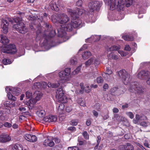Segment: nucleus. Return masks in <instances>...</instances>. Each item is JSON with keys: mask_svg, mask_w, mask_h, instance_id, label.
<instances>
[{"mask_svg": "<svg viewBox=\"0 0 150 150\" xmlns=\"http://www.w3.org/2000/svg\"><path fill=\"white\" fill-rule=\"evenodd\" d=\"M67 11L71 16L72 18L71 22L67 25L64 24L60 25L59 28L57 29L59 37H62L66 34V31H69L72 30L73 28H76L79 27L81 23V20L77 17L78 14L80 16L85 11L82 9L77 8V11L68 8Z\"/></svg>", "mask_w": 150, "mask_h": 150, "instance_id": "1", "label": "nucleus"}, {"mask_svg": "<svg viewBox=\"0 0 150 150\" xmlns=\"http://www.w3.org/2000/svg\"><path fill=\"white\" fill-rule=\"evenodd\" d=\"M124 0H115L112 1V0H104L105 4L110 6V9L112 10L117 8L119 10L123 9L125 6L127 7L130 6L132 3V0H124L125 3L124 2Z\"/></svg>", "mask_w": 150, "mask_h": 150, "instance_id": "2", "label": "nucleus"}, {"mask_svg": "<svg viewBox=\"0 0 150 150\" xmlns=\"http://www.w3.org/2000/svg\"><path fill=\"white\" fill-rule=\"evenodd\" d=\"M55 34L56 32L54 29H52L50 32L46 30L43 33H41L40 30L39 29L37 31L36 40L38 41L41 40L43 38L47 40L49 37H53Z\"/></svg>", "mask_w": 150, "mask_h": 150, "instance_id": "3", "label": "nucleus"}, {"mask_svg": "<svg viewBox=\"0 0 150 150\" xmlns=\"http://www.w3.org/2000/svg\"><path fill=\"white\" fill-rule=\"evenodd\" d=\"M19 89V88H12L9 87H6L5 88V90L7 93V96L8 98L12 100L15 101L16 100V97L13 96L10 92H11L13 94L16 96H18L20 91Z\"/></svg>", "mask_w": 150, "mask_h": 150, "instance_id": "4", "label": "nucleus"}, {"mask_svg": "<svg viewBox=\"0 0 150 150\" xmlns=\"http://www.w3.org/2000/svg\"><path fill=\"white\" fill-rule=\"evenodd\" d=\"M17 50L15 45L11 44L3 46L1 50V53L12 54H15L17 52Z\"/></svg>", "mask_w": 150, "mask_h": 150, "instance_id": "5", "label": "nucleus"}, {"mask_svg": "<svg viewBox=\"0 0 150 150\" xmlns=\"http://www.w3.org/2000/svg\"><path fill=\"white\" fill-rule=\"evenodd\" d=\"M70 68H67L65 69L64 71H61L59 73V77L60 78L59 83H63L69 81V76L71 73Z\"/></svg>", "mask_w": 150, "mask_h": 150, "instance_id": "6", "label": "nucleus"}, {"mask_svg": "<svg viewBox=\"0 0 150 150\" xmlns=\"http://www.w3.org/2000/svg\"><path fill=\"white\" fill-rule=\"evenodd\" d=\"M42 95L43 94L41 92L38 91H35L33 94V96L35 98L29 100L27 103V105L31 107H33L34 104L40 100Z\"/></svg>", "mask_w": 150, "mask_h": 150, "instance_id": "7", "label": "nucleus"}, {"mask_svg": "<svg viewBox=\"0 0 150 150\" xmlns=\"http://www.w3.org/2000/svg\"><path fill=\"white\" fill-rule=\"evenodd\" d=\"M56 97L58 101L62 103H66L67 101V98L64 95V91L60 88L56 92Z\"/></svg>", "mask_w": 150, "mask_h": 150, "instance_id": "8", "label": "nucleus"}, {"mask_svg": "<svg viewBox=\"0 0 150 150\" xmlns=\"http://www.w3.org/2000/svg\"><path fill=\"white\" fill-rule=\"evenodd\" d=\"M129 90L130 92H134L136 91L139 94L142 93L144 92V89L142 86L135 82L131 83Z\"/></svg>", "mask_w": 150, "mask_h": 150, "instance_id": "9", "label": "nucleus"}, {"mask_svg": "<svg viewBox=\"0 0 150 150\" xmlns=\"http://www.w3.org/2000/svg\"><path fill=\"white\" fill-rule=\"evenodd\" d=\"M137 77L141 79H147L146 83L148 85H150V71L143 70L139 72L137 75Z\"/></svg>", "mask_w": 150, "mask_h": 150, "instance_id": "10", "label": "nucleus"}, {"mask_svg": "<svg viewBox=\"0 0 150 150\" xmlns=\"http://www.w3.org/2000/svg\"><path fill=\"white\" fill-rule=\"evenodd\" d=\"M13 28L22 34L25 33L27 31L26 27L22 21L14 25Z\"/></svg>", "mask_w": 150, "mask_h": 150, "instance_id": "11", "label": "nucleus"}, {"mask_svg": "<svg viewBox=\"0 0 150 150\" xmlns=\"http://www.w3.org/2000/svg\"><path fill=\"white\" fill-rule=\"evenodd\" d=\"M57 3L56 1L55 0H54L51 1L49 4V6L51 8L52 10H54L56 11H58L59 10V8L58 6H60V4L62 3L61 1H58Z\"/></svg>", "mask_w": 150, "mask_h": 150, "instance_id": "12", "label": "nucleus"}, {"mask_svg": "<svg viewBox=\"0 0 150 150\" xmlns=\"http://www.w3.org/2000/svg\"><path fill=\"white\" fill-rule=\"evenodd\" d=\"M58 16L59 17L58 22L60 24H65L69 21V18L65 14H60Z\"/></svg>", "mask_w": 150, "mask_h": 150, "instance_id": "13", "label": "nucleus"}, {"mask_svg": "<svg viewBox=\"0 0 150 150\" xmlns=\"http://www.w3.org/2000/svg\"><path fill=\"white\" fill-rule=\"evenodd\" d=\"M147 120L146 117L143 115L136 114L135 115V118L133 120L135 124L137 123L138 122H140L142 121H146Z\"/></svg>", "mask_w": 150, "mask_h": 150, "instance_id": "14", "label": "nucleus"}, {"mask_svg": "<svg viewBox=\"0 0 150 150\" xmlns=\"http://www.w3.org/2000/svg\"><path fill=\"white\" fill-rule=\"evenodd\" d=\"M99 2L96 1H94L90 2L88 5V7L92 11L97 10L99 6Z\"/></svg>", "mask_w": 150, "mask_h": 150, "instance_id": "15", "label": "nucleus"}, {"mask_svg": "<svg viewBox=\"0 0 150 150\" xmlns=\"http://www.w3.org/2000/svg\"><path fill=\"white\" fill-rule=\"evenodd\" d=\"M99 63V60L98 59H96L94 57L91 58L86 62L85 64L86 66H89L90 65L94 64L96 65Z\"/></svg>", "mask_w": 150, "mask_h": 150, "instance_id": "16", "label": "nucleus"}, {"mask_svg": "<svg viewBox=\"0 0 150 150\" xmlns=\"http://www.w3.org/2000/svg\"><path fill=\"white\" fill-rule=\"evenodd\" d=\"M59 85V83L58 82L57 83H54L49 82L47 84L46 82H43L42 83V84H41V87L42 86L44 88H45L47 86L48 87L56 88L58 87Z\"/></svg>", "mask_w": 150, "mask_h": 150, "instance_id": "17", "label": "nucleus"}, {"mask_svg": "<svg viewBox=\"0 0 150 150\" xmlns=\"http://www.w3.org/2000/svg\"><path fill=\"white\" fill-rule=\"evenodd\" d=\"M11 137L7 134H4L0 135V142H6L11 140Z\"/></svg>", "mask_w": 150, "mask_h": 150, "instance_id": "18", "label": "nucleus"}, {"mask_svg": "<svg viewBox=\"0 0 150 150\" xmlns=\"http://www.w3.org/2000/svg\"><path fill=\"white\" fill-rule=\"evenodd\" d=\"M43 120L46 122H55L57 120V117L54 115H49L44 117Z\"/></svg>", "mask_w": 150, "mask_h": 150, "instance_id": "19", "label": "nucleus"}, {"mask_svg": "<svg viewBox=\"0 0 150 150\" xmlns=\"http://www.w3.org/2000/svg\"><path fill=\"white\" fill-rule=\"evenodd\" d=\"M25 139L31 142H35L37 140V137L35 135L26 134L24 136Z\"/></svg>", "mask_w": 150, "mask_h": 150, "instance_id": "20", "label": "nucleus"}, {"mask_svg": "<svg viewBox=\"0 0 150 150\" xmlns=\"http://www.w3.org/2000/svg\"><path fill=\"white\" fill-rule=\"evenodd\" d=\"M119 150H134V147L130 144L127 143L125 145H121Z\"/></svg>", "mask_w": 150, "mask_h": 150, "instance_id": "21", "label": "nucleus"}, {"mask_svg": "<svg viewBox=\"0 0 150 150\" xmlns=\"http://www.w3.org/2000/svg\"><path fill=\"white\" fill-rule=\"evenodd\" d=\"M110 91L111 94L113 95H119L123 93V91H120L117 87L112 88Z\"/></svg>", "mask_w": 150, "mask_h": 150, "instance_id": "22", "label": "nucleus"}, {"mask_svg": "<svg viewBox=\"0 0 150 150\" xmlns=\"http://www.w3.org/2000/svg\"><path fill=\"white\" fill-rule=\"evenodd\" d=\"M117 74L122 80L129 74L127 73L125 70L122 69L117 72Z\"/></svg>", "mask_w": 150, "mask_h": 150, "instance_id": "23", "label": "nucleus"}, {"mask_svg": "<svg viewBox=\"0 0 150 150\" xmlns=\"http://www.w3.org/2000/svg\"><path fill=\"white\" fill-rule=\"evenodd\" d=\"M8 23L6 20H3L2 21L1 26L3 29V32L4 33H6L8 32Z\"/></svg>", "mask_w": 150, "mask_h": 150, "instance_id": "24", "label": "nucleus"}, {"mask_svg": "<svg viewBox=\"0 0 150 150\" xmlns=\"http://www.w3.org/2000/svg\"><path fill=\"white\" fill-rule=\"evenodd\" d=\"M43 145L46 146H49L52 147L54 145L53 141L50 139L48 137L46 138L43 142Z\"/></svg>", "mask_w": 150, "mask_h": 150, "instance_id": "25", "label": "nucleus"}, {"mask_svg": "<svg viewBox=\"0 0 150 150\" xmlns=\"http://www.w3.org/2000/svg\"><path fill=\"white\" fill-rule=\"evenodd\" d=\"M100 38V36L99 35H92L90 38H88L86 39V42H90L91 40L93 41H98Z\"/></svg>", "mask_w": 150, "mask_h": 150, "instance_id": "26", "label": "nucleus"}, {"mask_svg": "<svg viewBox=\"0 0 150 150\" xmlns=\"http://www.w3.org/2000/svg\"><path fill=\"white\" fill-rule=\"evenodd\" d=\"M11 150H23L22 145L20 144H16L10 146Z\"/></svg>", "mask_w": 150, "mask_h": 150, "instance_id": "27", "label": "nucleus"}, {"mask_svg": "<svg viewBox=\"0 0 150 150\" xmlns=\"http://www.w3.org/2000/svg\"><path fill=\"white\" fill-rule=\"evenodd\" d=\"M120 49V47L119 45H113L110 47H107L106 48V49L108 51H118Z\"/></svg>", "mask_w": 150, "mask_h": 150, "instance_id": "28", "label": "nucleus"}, {"mask_svg": "<svg viewBox=\"0 0 150 150\" xmlns=\"http://www.w3.org/2000/svg\"><path fill=\"white\" fill-rule=\"evenodd\" d=\"M8 113L6 112H0V119L2 121L5 120L8 117Z\"/></svg>", "mask_w": 150, "mask_h": 150, "instance_id": "29", "label": "nucleus"}, {"mask_svg": "<svg viewBox=\"0 0 150 150\" xmlns=\"http://www.w3.org/2000/svg\"><path fill=\"white\" fill-rule=\"evenodd\" d=\"M131 79L130 77V75L129 74L122 80V81L125 84L127 85L131 81Z\"/></svg>", "mask_w": 150, "mask_h": 150, "instance_id": "30", "label": "nucleus"}, {"mask_svg": "<svg viewBox=\"0 0 150 150\" xmlns=\"http://www.w3.org/2000/svg\"><path fill=\"white\" fill-rule=\"evenodd\" d=\"M108 57L110 59H113L116 60L120 59V56L116 55L114 54L111 53L108 55Z\"/></svg>", "mask_w": 150, "mask_h": 150, "instance_id": "31", "label": "nucleus"}, {"mask_svg": "<svg viewBox=\"0 0 150 150\" xmlns=\"http://www.w3.org/2000/svg\"><path fill=\"white\" fill-rule=\"evenodd\" d=\"M64 105L63 103L60 104L58 108L57 111L58 113L61 115L63 113L64 110Z\"/></svg>", "mask_w": 150, "mask_h": 150, "instance_id": "32", "label": "nucleus"}, {"mask_svg": "<svg viewBox=\"0 0 150 150\" xmlns=\"http://www.w3.org/2000/svg\"><path fill=\"white\" fill-rule=\"evenodd\" d=\"M1 42L3 44H7L9 42V40L6 36L1 35Z\"/></svg>", "mask_w": 150, "mask_h": 150, "instance_id": "33", "label": "nucleus"}, {"mask_svg": "<svg viewBox=\"0 0 150 150\" xmlns=\"http://www.w3.org/2000/svg\"><path fill=\"white\" fill-rule=\"evenodd\" d=\"M9 21L11 23H13L14 21L16 23H18L22 21V19L21 16H18L14 18L12 20H9Z\"/></svg>", "mask_w": 150, "mask_h": 150, "instance_id": "34", "label": "nucleus"}, {"mask_svg": "<svg viewBox=\"0 0 150 150\" xmlns=\"http://www.w3.org/2000/svg\"><path fill=\"white\" fill-rule=\"evenodd\" d=\"M41 88V84L40 82L35 83L33 86V89L37 90L40 89Z\"/></svg>", "mask_w": 150, "mask_h": 150, "instance_id": "35", "label": "nucleus"}, {"mask_svg": "<svg viewBox=\"0 0 150 150\" xmlns=\"http://www.w3.org/2000/svg\"><path fill=\"white\" fill-rule=\"evenodd\" d=\"M117 120L119 122L125 121L126 120V119L123 117L122 116H119L118 115H116L115 116Z\"/></svg>", "mask_w": 150, "mask_h": 150, "instance_id": "36", "label": "nucleus"}, {"mask_svg": "<svg viewBox=\"0 0 150 150\" xmlns=\"http://www.w3.org/2000/svg\"><path fill=\"white\" fill-rule=\"evenodd\" d=\"M36 114L39 117H43L45 115V112L44 110H38Z\"/></svg>", "mask_w": 150, "mask_h": 150, "instance_id": "37", "label": "nucleus"}, {"mask_svg": "<svg viewBox=\"0 0 150 150\" xmlns=\"http://www.w3.org/2000/svg\"><path fill=\"white\" fill-rule=\"evenodd\" d=\"M47 15L46 13H44L43 16H41L40 17H38L37 16V18L38 20H40V21L42 22L43 21H46L47 19Z\"/></svg>", "mask_w": 150, "mask_h": 150, "instance_id": "38", "label": "nucleus"}, {"mask_svg": "<svg viewBox=\"0 0 150 150\" xmlns=\"http://www.w3.org/2000/svg\"><path fill=\"white\" fill-rule=\"evenodd\" d=\"M91 55L90 52L86 51L84 52L82 55L83 58V59H86L88 58Z\"/></svg>", "mask_w": 150, "mask_h": 150, "instance_id": "39", "label": "nucleus"}, {"mask_svg": "<svg viewBox=\"0 0 150 150\" xmlns=\"http://www.w3.org/2000/svg\"><path fill=\"white\" fill-rule=\"evenodd\" d=\"M122 38L125 40L128 41H132L133 39V36L128 35L122 36Z\"/></svg>", "mask_w": 150, "mask_h": 150, "instance_id": "40", "label": "nucleus"}, {"mask_svg": "<svg viewBox=\"0 0 150 150\" xmlns=\"http://www.w3.org/2000/svg\"><path fill=\"white\" fill-rule=\"evenodd\" d=\"M77 102L81 106H84L85 105L84 101L82 98H79L77 100Z\"/></svg>", "mask_w": 150, "mask_h": 150, "instance_id": "41", "label": "nucleus"}, {"mask_svg": "<svg viewBox=\"0 0 150 150\" xmlns=\"http://www.w3.org/2000/svg\"><path fill=\"white\" fill-rule=\"evenodd\" d=\"M58 19H59V17L58 18L56 15H53L52 16V21L53 23L58 22Z\"/></svg>", "mask_w": 150, "mask_h": 150, "instance_id": "42", "label": "nucleus"}, {"mask_svg": "<svg viewBox=\"0 0 150 150\" xmlns=\"http://www.w3.org/2000/svg\"><path fill=\"white\" fill-rule=\"evenodd\" d=\"M2 62L5 65H7L11 63L12 61L9 59H4L2 60Z\"/></svg>", "mask_w": 150, "mask_h": 150, "instance_id": "43", "label": "nucleus"}, {"mask_svg": "<svg viewBox=\"0 0 150 150\" xmlns=\"http://www.w3.org/2000/svg\"><path fill=\"white\" fill-rule=\"evenodd\" d=\"M112 73V71L110 69H109L106 68V70L105 71V73L104 74H103L102 75L104 77H105V75H106L108 77V76L107 75H108V76H109L110 74H111Z\"/></svg>", "mask_w": 150, "mask_h": 150, "instance_id": "44", "label": "nucleus"}, {"mask_svg": "<svg viewBox=\"0 0 150 150\" xmlns=\"http://www.w3.org/2000/svg\"><path fill=\"white\" fill-rule=\"evenodd\" d=\"M81 65H79L74 71L72 73V74L75 75L78 74L81 70Z\"/></svg>", "mask_w": 150, "mask_h": 150, "instance_id": "45", "label": "nucleus"}, {"mask_svg": "<svg viewBox=\"0 0 150 150\" xmlns=\"http://www.w3.org/2000/svg\"><path fill=\"white\" fill-rule=\"evenodd\" d=\"M70 63L71 65H75L77 63V59L75 57H73L70 61Z\"/></svg>", "mask_w": 150, "mask_h": 150, "instance_id": "46", "label": "nucleus"}, {"mask_svg": "<svg viewBox=\"0 0 150 150\" xmlns=\"http://www.w3.org/2000/svg\"><path fill=\"white\" fill-rule=\"evenodd\" d=\"M101 139V138L99 136H97V144L96 145V146L94 147V149H98V146Z\"/></svg>", "mask_w": 150, "mask_h": 150, "instance_id": "47", "label": "nucleus"}, {"mask_svg": "<svg viewBox=\"0 0 150 150\" xmlns=\"http://www.w3.org/2000/svg\"><path fill=\"white\" fill-rule=\"evenodd\" d=\"M37 18H36L35 16H34L33 15L31 14L30 15H29L28 19L30 20L31 21H34V20H37Z\"/></svg>", "mask_w": 150, "mask_h": 150, "instance_id": "48", "label": "nucleus"}, {"mask_svg": "<svg viewBox=\"0 0 150 150\" xmlns=\"http://www.w3.org/2000/svg\"><path fill=\"white\" fill-rule=\"evenodd\" d=\"M91 91V89L90 87L88 86H87L84 88L83 91V92L85 91L86 93H88L90 92Z\"/></svg>", "mask_w": 150, "mask_h": 150, "instance_id": "49", "label": "nucleus"}, {"mask_svg": "<svg viewBox=\"0 0 150 150\" xmlns=\"http://www.w3.org/2000/svg\"><path fill=\"white\" fill-rule=\"evenodd\" d=\"M25 94L26 98H31L32 96V93L31 91H27L25 93Z\"/></svg>", "mask_w": 150, "mask_h": 150, "instance_id": "50", "label": "nucleus"}, {"mask_svg": "<svg viewBox=\"0 0 150 150\" xmlns=\"http://www.w3.org/2000/svg\"><path fill=\"white\" fill-rule=\"evenodd\" d=\"M140 123V125L144 127H146L148 126L149 123L146 120L143 121Z\"/></svg>", "mask_w": 150, "mask_h": 150, "instance_id": "51", "label": "nucleus"}, {"mask_svg": "<svg viewBox=\"0 0 150 150\" xmlns=\"http://www.w3.org/2000/svg\"><path fill=\"white\" fill-rule=\"evenodd\" d=\"M96 81L98 83H102L103 82V80L101 77L99 76L97 78Z\"/></svg>", "mask_w": 150, "mask_h": 150, "instance_id": "52", "label": "nucleus"}, {"mask_svg": "<svg viewBox=\"0 0 150 150\" xmlns=\"http://www.w3.org/2000/svg\"><path fill=\"white\" fill-rule=\"evenodd\" d=\"M126 113L131 119H132L134 117V115L132 112H127Z\"/></svg>", "mask_w": 150, "mask_h": 150, "instance_id": "53", "label": "nucleus"}, {"mask_svg": "<svg viewBox=\"0 0 150 150\" xmlns=\"http://www.w3.org/2000/svg\"><path fill=\"white\" fill-rule=\"evenodd\" d=\"M118 52L121 55L122 57H125L126 56L127 54L126 52H125L119 50L118 51Z\"/></svg>", "mask_w": 150, "mask_h": 150, "instance_id": "54", "label": "nucleus"}, {"mask_svg": "<svg viewBox=\"0 0 150 150\" xmlns=\"http://www.w3.org/2000/svg\"><path fill=\"white\" fill-rule=\"evenodd\" d=\"M82 135L85 139H88L89 135L87 132L86 131L84 132L82 134Z\"/></svg>", "mask_w": 150, "mask_h": 150, "instance_id": "55", "label": "nucleus"}, {"mask_svg": "<svg viewBox=\"0 0 150 150\" xmlns=\"http://www.w3.org/2000/svg\"><path fill=\"white\" fill-rule=\"evenodd\" d=\"M78 121L77 120H73L71 121V124L74 126H76L77 125Z\"/></svg>", "mask_w": 150, "mask_h": 150, "instance_id": "56", "label": "nucleus"}, {"mask_svg": "<svg viewBox=\"0 0 150 150\" xmlns=\"http://www.w3.org/2000/svg\"><path fill=\"white\" fill-rule=\"evenodd\" d=\"M80 86L81 88V90L80 91V93H83V91L84 90V88L83 87V83H81L80 84Z\"/></svg>", "mask_w": 150, "mask_h": 150, "instance_id": "57", "label": "nucleus"}, {"mask_svg": "<svg viewBox=\"0 0 150 150\" xmlns=\"http://www.w3.org/2000/svg\"><path fill=\"white\" fill-rule=\"evenodd\" d=\"M136 144L137 146H139L140 148L141 149L139 148H137V150H142H142H143V146H142V145H141L139 143H136Z\"/></svg>", "mask_w": 150, "mask_h": 150, "instance_id": "58", "label": "nucleus"}, {"mask_svg": "<svg viewBox=\"0 0 150 150\" xmlns=\"http://www.w3.org/2000/svg\"><path fill=\"white\" fill-rule=\"evenodd\" d=\"M53 141H54L57 144H58L60 142V140L59 139L57 138H54L52 139Z\"/></svg>", "mask_w": 150, "mask_h": 150, "instance_id": "59", "label": "nucleus"}, {"mask_svg": "<svg viewBox=\"0 0 150 150\" xmlns=\"http://www.w3.org/2000/svg\"><path fill=\"white\" fill-rule=\"evenodd\" d=\"M131 48L128 45H126L125 47L124 50L126 51H129L130 50Z\"/></svg>", "mask_w": 150, "mask_h": 150, "instance_id": "60", "label": "nucleus"}, {"mask_svg": "<svg viewBox=\"0 0 150 150\" xmlns=\"http://www.w3.org/2000/svg\"><path fill=\"white\" fill-rule=\"evenodd\" d=\"M91 119H88L86 122V124L87 126H90L91 124Z\"/></svg>", "mask_w": 150, "mask_h": 150, "instance_id": "61", "label": "nucleus"}, {"mask_svg": "<svg viewBox=\"0 0 150 150\" xmlns=\"http://www.w3.org/2000/svg\"><path fill=\"white\" fill-rule=\"evenodd\" d=\"M82 3V1L81 0H79L76 2V5L78 6H81Z\"/></svg>", "mask_w": 150, "mask_h": 150, "instance_id": "62", "label": "nucleus"}, {"mask_svg": "<svg viewBox=\"0 0 150 150\" xmlns=\"http://www.w3.org/2000/svg\"><path fill=\"white\" fill-rule=\"evenodd\" d=\"M68 129L72 131H74L76 130V128L72 126L68 127Z\"/></svg>", "mask_w": 150, "mask_h": 150, "instance_id": "63", "label": "nucleus"}, {"mask_svg": "<svg viewBox=\"0 0 150 150\" xmlns=\"http://www.w3.org/2000/svg\"><path fill=\"white\" fill-rule=\"evenodd\" d=\"M4 125L5 127H11L12 125L11 123H9L8 122H5L4 124Z\"/></svg>", "mask_w": 150, "mask_h": 150, "instance_id": "64", "label": "nucleus"}]
</instances>
